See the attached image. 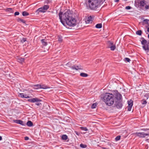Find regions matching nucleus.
I'll return each mask as SVG.
<instances>
[{
  "instance_id": "f257e3e1",
  "label": "nucleus",
  "mask_w": 149,
  "mask_h": 149,
  "mask_svg": "<svg viewBox=\"0 0 149 149\" xmlns=\"http://www.w3.org/2000/svg\"><path fill=\"white\" fill-rule=\"evenodd\" d=\"M58 15L60 22L63 25H64L65 23L63 20L70 26H74L76 25V20L72 17V14L69 11H67L63 14L62 12L60 11Z\"/></svg>"
},
{
  "instance_id": "f03ea898",
  "label": "nucleus",
  "mask_w": 149,
  "mask_h": 149,
  "mask_svg": "<svg viewBox=\"0 0 149 149\" xmlns=\"http://www.w3.org/2000/svg\"><path fill=\"white\" fill-rule=\"evenodd\" d=\"M103 2V0H86V3L90 9L95 10L100 7Z\"/></svg>"
},
{
  "instance_id": "7ed1b4c3",
  "label": "nucleus",
  "mask_w": 149,
  "mask_h": 149,
  "mask_svg": "<svg viewBox=\"0 0 149 149\" xmlns=\"http://www.w3.org/2000/svg\"><path fill=\"white\" fill-rule=\"evenodd\" d=\"M102 100L107 105L111 106L114 103V95L111 93H107L103 95Z\"/></svg>"
},
{
  "instance_id": "20e7f679",
  "label": "nucleus",
  "mask_w": 149,
  "mask_h": 149,
  "mask_svg": "<svg viewBox=\"0 0 149 149\" xmlns=\"http://www.w3.org/2000/svg\"><path fill=\"white\" fill-rule=\"evenodd\" d=\"M49 6L48 5H45L42 7L38 9L36 11V13L39 14V13H44L49 8Z\"/></svg>"
},
{
  "instance_id": "39448f33",
  "label": "nucleus",
  "mask_w": 149,
  "mask_h": 149,
  "mask_svg": "<svg viewBox=\"0 0 149 149\" xmlns=\"http://www.w3.org/2000/svg\"><path fill=\"white\" fill-rule=\"evenodd\" d=\"M28 101L32 103L36 102L35 104L37 106H40L41 104V103L39 102L41 101V100L37 98H33L29 99L28 100Z\"/></svg>"
},
{
  "instance_id": "423d86ee",
  "label": "nucleus",
  "mask_w": 149,
  "mask_h": 149,
  "mask_svg": "<svg viewBox=\"0 0 149 149\" xmlns=\"http://www.w3.org/2000/svg\"><path fill=\"white\" fill-rule=\"evenodd\" d=\"M115 97L116 99L115 101L122 100V96L118 91H115Z\"/></svg>"
},
{
  "instance_id": "0eeeda50",
  "label": "nucleus",
  "mask_w": 149,
  "mask_h": 149,
  "mask_svg": "<svg viewBox=\"0 0 149 149\" xmlns=\"http://www.w3.org/2000/svg\"><path fill=\"white\" fill-rule=\"evenodd\" d=\"M122 100L115 101L114 104L115 106L118 109H121L123 106Z\"/></svg>"
},
{
  "instance_id": "6e6552de",
  "label": "nucleus",
  "mask_w": 149,
  "mask_h": 149,
  "mask_svg": "<svg viewBox=\"0 0 149 149\" xmlns=\"http://www.w3.org/2000/svg\"><path fill=\"white\" fill-rule=\"evenodd\" d=\"M135 134L140 138H144L146 136H149V133H145L144 132H136Z\"/></svg>"
},
{
  "instance_id": "1a4fd4ad",
  "label": "nucleus",
  "mask_w": 149,
  "mask_h": 149,
  "mask_svg": "<svg viewBox=\"0 0 149 149\" xmlns=\"http://www.w3.org/2000/svg\"><path fill=\"white\" fill-rule=\"evenodd\" d=\"M71 68L73 70H81L82 69V67L80 65H74L71 67Z\"/></svg>"
},
{
  "instance_id": "9d476101",
  "label": "nucleus",
  "mask_w": 149,
  "mask_h": 149,
  "mask_svg": "<svg viewBox=\"0 0 149 149\" xmlns=\"http://www.w3.org/2000/svg\"><path fill=\"white\" fill-rule=\"evenodd\" d=\"M128 106L127 107V110L129 111H130L133 105L132 101L130 100V101H128Z\"/></svg>"
},
{
  "instance_id": "9b49d317",
  "label": "nucleus",
  "mask_w": 149,
  "mask_h": 149,
  "mask_svg": "<svg viewBox=\"0 0 149 149\" xmlns=\"http://www.w3.org/2000/svg\"><path fill=\"white\" fill-rule=\"evenodd\" d=\"M139 3L141 7H145V8L146 5H147L146 3V1L144 0H142L140 1Z\"/></svg>"
},
{
  "instance_id": "f8f14e48",
  "label": "nucleus",
  "mask_w": 149,
  "mask_h": 149,
  "mask_svg": "<svg viewBox=\"0 0 149 149\" xmlns=\"http://www.w3.org/2000/svg\"><path fill=\"white\" fill-rule=\"evenodd\" d=\"M19 96L22 98H28L30 97L26 94H24L23 93H20L19 95Z\"/></svg>"
},
{
  "instance_id": "ddd939ff",
  "label": "nucleus",
  "mask_w": 149,
  "mask_h": 149,
  "mask_svg": "<svg viewBox=\"0 0 149 149\" xmlns=\"http://www.w3.org/2000/svg\"><path fill=\"white\" fill-rule=\"evenodd\" d=\"M14 122L15 123L19 124L22 125H24L23 122L20 120H13Z\"/></svg>"
},
{
  "instance_id": "4468645a",
  "label": "nucleus",
  "mask_w": 149,
  "mask_h": 149,
  "mask_svg": "<svg viewBox=\"0 0 149 149\" xmlns=\"http://www.w3.org/2000/svg\"><path fill=\"white\" fill-rule=\"evenodd\" d=\"M32 87L34 89H38L40 88H41V85L40 84L33 85L32 86Z\"/></svg>"
},
{
  "instance_id": "2eb2a0df",
  "label": "nucleus",
  "mask_w": 149,
  "mask_h": 149,
  "mask_svg": "<svg viewBox=\"0 0 149 149\" xmlns=\"http://www.w3.org/2000/svg\"><path fill=\"white\" fill-rule=\"evenodd\" d=\"M110 45H111V46L110 47V48L111 50L112 51H113L115 49L116 47L115 45H113L112 43L109 42Z\"/></svg>"
},
{
  "instance_id": "dca6fc26",
  "label": "nucleus",
  "mask_w": 149,
  "mask_h": 149,
  "mask_svg": "<svg viewBox=\"0 0 149 149\" xmlns=\"http://www.w3.org/2000/svg\"><path fill=\"white\" fill-rule=\"evenodd\" d=\"M93 20V17H92L91 16H90L88 17L86 21L88 23V22H92Z\"/></svg>"
},
{
  "instance_id": "f3484780",
  "label": "nucleus",
  "mask_w": 149,
  "mask_h": 149,
  "mask_svg": "<svg viewBox=\"0 0 149 149\" xmlns=\"http://www.w3.org/2000/svg\"><path fill=\"white\" fill-rule=\"evenodd\" d=\"M26 124L29 127H31L33 125V123L31 121H28L27 123Z\"/></svg>"
},
{
  "instance_id": "a211bd4d",
  "label": "nucleus",
  "mask_w": 149,
  "mask_h": 149,
  "mask_svg": "<svg viewBox=\"0 0 149 149\" xmlns=\"http://www.w3.org/2000/svg\"><path fill=\"white\" fill-rule=\"evenodd\" d=\"M41 42L43 45L45 46H46L47 45V42L45 41V39H42L41 40Z\"/></svg>"
},
{
  "instance_id": "6ab92c4d",
  "label": "nucleus",
  "mask_w": 149,
  "mask_h": 149,
  "mask_svg": "<svg viewBox=\"0 0 149 149\" xmlns=\"http://www.w3.org/2000/svg\"><path fill=\"white\" fill-rule=\"evenodd\" d=\"M80 76L82 77H86L88 76V74L84 73H81L80 74Z\"/></svg>"
},
{
  "instance_id": "aec40b11",
  "label": "nucleus",
  "mask_w": 149,
  "mask_h": 149,
  "mask_svg": "<svg viewBox=\"0 0 149 149\" xmlns=\"http://www.w3.org/2000/svg\"><path fill=\"white\" fill-rule=\"evenodd\" d=\"M29 13L26 11L22 12V15L24 16H26L29 15Z\"/></svg>"
},
{
  "instance_id": "412c9836",
  "label": "nucleus",
  "mask_w": 149,
  "mask_h": 149,
  "mask_svg": "<svg viewBox=\"0 0 149 149\" xmlns=\"http://www.w3.org/2000/svg\"><path fill=\"white\" fill-rule=\"evenodd\" d=\"M68 138L67 136L65 134L63 135L62 136V139L64 140H66Z\"/></svg>"
},
{
  "instance_id": "4be33fe9",
  "label": "nucleus",
  "mask_w": 149,
  "mask_h": 149,
  "mask_svg": "<svg viewBox=\"0 0 149 149\" xmlns=\"http://www.w3.org/2000/svg\"><path fill=\"white\" fill-rule=\"evenodd\" d=\"M48 86L46 85H41V88H42L43 89H46L47 88H48Z\"/></svg>"
},
{
  "instance_id": "5701e85b",
  "label": "nucleus",
  "mask_w": 149,
  "mask_h": 149,
  "mask_svg": "<svg viewBox=\"0 0 149 149\" xmlns=\"http://www.w3.org/2000/svg\"><path fill=\"white\" fill-rule=\"evenodd\" d=\"M102 25L101 24H97L95 26V27L97 28H101L102 27Z\"/></svg>"
},
{
  "instance_id": "b1692460",
  "label": "nucleus",
  "mask_w": 149,
  "mask_h": 149,
  "mask_svg": "<svg viewBox=\"0 0 149 149\" xmlns=\"http://www.w3.org/2000/svg\"><path fill=\"white\" fill-rule=\"evenodd\" d=\"M24 61V59L22 58H19L18 59V61L20 63H22Z\"/></svg>"
},
{
  "instance_id": "393cba45",
  "label": "nucleus",
  "mask_w": 149,
  "mask_h": 149,
  "mask_svg": "<svg viewBox=\"0 0 149 149\" xmlns=\"http://www.w3.org/2000/svg\"><path fill=\"white\" fill-rule=\"evenodd\" d=\"M6 11L9 12L10 13H13V11L12 8H7L6 9Z\"/></svg>"
},
{
  "instance_id": "a878e982",
  "label": "nucleus",
  "mask_w": 149,
  "mask_h": 149,
  "mask_svg": "<svg viewBox=\"0 0 149 149\" xmlns=\"http://www.w3.org/2000/svg\"><path fill=\"white\" fill-rule=\"evenodd\" d=\"M142 31L141 30H138L136 32V33L137 35L141 36L142 34Z\"/></svg>"
},
{
  "instance_id": "bb28decb",
  "label": "nucleus",
  "mask_w": 149,
  "mask_h": 149,
  "mask_svg": "<svg viewBox=\"0 0 149 149\" xmlns=\"http://www.w3.org/2000/svg\"><path fill=\"white\" fill-rule=\"evenodd\" d=\"M17 20L18 22L19 21H20V22H22L24 23H25V22H26L24 20L20 18H18L17 19Z\"/></svg>"
},
{
  "instance_id": "cd10ccee",
  "label": "nucleus",
  "mask_w": 149,
  "mask_h": 149,
  "mask_svg": "<svg viewBox=\"0 0 149 149\" xmlns=\"http://www.w3.org/2000/svg\"><path fill=\"white\" fill-rule=\"evenodd\" d=\"M80 129L82 130L85 131H88V129L86 127H80Z\"/></svg>"
},
{
  "instance_id": "c85d7f7f",
  "label": "nucleus",
  "mask_w": 149,
  "mask_h": 149,
  "mask_svg": "<svg viewBox=\"0 0 149 149\" xmlns=\"http://www.w3.org/2000/svg\"><path fill=\"white\" fill-rule=\"evenodd\" d=\"M80 146L81 148H86L87 147V145L81 143L80 144Z\"/></svg>"
},
{
  "instance_id": "c756f323",
  "label": "nucleus",
  "mask_w": 149,
  "mask_h": 149,
  "mask_svg": "<svg viewBox=\"0 0 149 149\" xmlns=\"http://www.w3.org/2000/svg\"><path fill=\"white\" fill-rule=\"evenodd\" d=\"M96 105L97 103H96L93 104L91 106V108L92 109H94L96 107Z\"/></svg>"
},
{
  "instance_id": "7c9ffc66",
  "label": "nucleus",
  "mask_w": 149,
  "mask_h": 149,
  "mask_svg": "<svg viewBox=\"0 0 149 149\" xmlns=\"http://www.w3.org/2000/svg\"><path fill=\"white\" fill-rule=\"evenodd\" d=\"M120 138V136H117L115 139L116 141H118L119 140Z\"/></svg>"
},
{
  "instance_id": "2f4dec72",
  "label": "nucleus",
  "mask_w": 149,
  "mask_h": 149,
  "mask_svg": "<svg viewBox=\"0 0 149 149\" xmlns=\"http://www.w3.org/2000/svg\"><path fill=\"white\" fill-rule=\"evenodd\" d=\"M124 60L125 61L127 62H130V59L128 58H125Z\"/></svg>"
},
{
  "instance_id": "473e14b6",
  "label": "nucleus",
  "mask_w": 149,
  "mask_h": 149,
  "mask_svg": "<svg viewBox=\"0 0 149 149\" xmlns=\"http://www.w3.org/2000/svg\"><path fill=\"white\" fill-rule=\"evenodd\" d=\"M143 22H145L146 23L148 24V22H149V20L148 19H145L143 20Z\"/></svg>"
},
{
  "instance_id": "72a5a7b5",
  "label": "nucleus",
  "mask_w": 149,
  "mask_h": 149,
  "mask_svg": "<svg viewBox=\"0 0 149 149\" xmlns=\"http://www.w3.org/2000/svg\"><path fill=\"white\" fill-rule=\"evenodd\" d=\"M26 41V38H23L21 40V42L23 43Z\"/></svg>"
},
{
  "instance_id": "f704fd0d",
  "label": "nucleus",
  "mask_w": 149,
  "mask_h": 149,
  "mask_svg": "<svg viewBox=\"0 0 149 149\" xmlns=\"http://www.w3.org/2000/svg\"><path fill=\"white\" fill-rule=\"evenodd\" d=\"M131 8V7L130 6H127L125 7V9L127 10H130V9Z\"/></svg>"
},
{
  "instance_id": "c9c22d12",
  "label": "nucleus",
  "mask_w": 149,
  "mask_h": 149,
  "mask_svg": "<svg viewBox=\"0 0 149 149\" xmlns=\"http://www.w3.org/2000/svg\"><path fill=\"white\" fill-rule=\"evenodd\" d=\"M141 130L144 131H146L148 130H149V128H144L141 129Z\"/></svg>"
},
{
  "instance_id": "e433bc0d",
  "label": "nucleus",
  "mask_w": 149,
  "mask_h": 149,
  "mask_svg": "<svg viewBox=\"0 0 149 149\" xmlns=\"http://www.w3.org/2000/svg\"><path fill=\"white\" fill-rule=\"evenodd\" d=\"M147 102L146 100H143L142 102V103L143 104H145L147 103Z\"/></svg>"
},
{
  "instance_id": "4c0bfd02",
  "label": "nucleus",
  "mask_w": 149,
  "mask_h": 149,
  "mask_svg": "<svg viewBox=\"0 0 149 149\" xmlns=\"http://www.w3.org/2000/svg\"><path fill=\"white\" fill-rule=\"evenodd\" d=\"M19 13L18 12H16L14 14L15 16L19 15Z\"/></svg>"
},
{
  "instance_id": "58836bf2",
  "label": "nucleus",
  "mask_w": 149,
  "mask_h": 149,
  "mask_svg": "<svg viewBox=\"0 0 149 149\" xmlns=\"http://www.w3.org/2000/svg\"><path fill=\"white\" fill-rule=\"evenodd\" d=\"M149 8V6L148 5H146L145 6V9L146 10L148 9Z\"/></svg>"
},
{
  "instance_id": "ea45409f",
  "label": "nucleus",
  "mask_w": 149,
  "mask_h": 149,
  "mask_svg": "<svg viewBox=\"0 0 149 149\" xmlns=\"http://www.w3.org/2000/svg\"><path fill=\"white\" fill-rule=\"evenodd\" d=\"M58 41L59 42H61L62 41V38H61L59 37L58 39Z\"/></svg>"
},
{
  "instance_id": "a19ab883",
  "label": "nucleus",
  "mask_w": 149,
  "mask_h": 149,
  "mask_svg": "<svg viewBox=\"0 0 149 149\" xmlns=\"http://www.w3.org/2000/svg\"><path fill=\"white\" fill-rule=\"evenodd\" d=\"M29 139V138L28 137L26 136L25 137V140H28Z\"/></svg>"
},
{
  "instance_id": "79ce46f5",
  "label": "nucleus",
  "mask_w": 149,
  "mask_h": 149,
  "mask_svg": "<svg viewBox=\"0 0 149 149\" xmlns=\"http://www.w3.org/2000/svg\"><path fill=\"white\" fill-rule=\"evenodd\" d=\"M114 1L116 2H118L119 1V0H114Z\"/></svg>"
},
{
  "instance_id": "37998d69",
  "label": "nucleus",
  "mask_w": 149,
  "mask_h": 149,
  "mask_svg": "<svg viewBox=\"0 0 149 149\" xmlns=\"http://www.w3.org/2000/svg\"><path fill=\"white\" fill-rule=\"evenodd\" d=\"M109 146H110V148H112V147L113 146V145H109Z\"/></svg>"
},
{
  "instance_id": "c03bdc74",
  "label": "nucleus",
  "mask_w": 149,
  "mask_h": 149,
  "mask_svg": "<svg viewBox=\"0 0 149 149\" xmlns=\"http://www.w3.org/2000/svg\"><path fill=\"white\" fill-rule=\"evenodd\" d=\"M147 31L149 32V26L147 28Z\"/></svg>"
},
{
  "instance_id": "a18cd8bd",
  "label": "nucleus",
  "mask_w": 149,
  "mask_h": 149,
  "mask_svg": "<svg viewBox=\"0 0 149 149\" xmlns=\"http://www.w3.org/2000/svg\"><path fill=\"white\" fill-rule=\"evenodd\" d=\"M2 139V138L1 136H0V141Z\"/></svg>"
},
{
  "instance_id": "49530a36",
  "label": "nucleus",
  "mask_w": 149,
  "mask_h": 149,
  "mask_svg": "<svg viewBox=\"0 0 149 149\" xmlns=\"http://www.w3.org/2000/svg\"><path fill=\"white\" fill-rule=\"evenodd\" d=\"M99 61V59L97 60V62H98V61Z\"/></svg>"
},
{
  "instance_id": "de8ad7c7",
  "label": "nucleus",
  "mask_w": 149,
  "mask_h": 149,
  "mask_svg": "<svg viewBox=\"0 0 149 149\" xmlns=\"http://www.w3.org/2000/svg\"><path fill=\"white\" fill-rule=\"evenodd\" d=\"M148 38L149 39V34H148Z\"/></svg>"
},
{
  "instance_id": "09e8293b",
  "label": "nucleus",
  "mask_w": 149,
  "mask_h": 149,
  "mask_svg": "<svg viewBox=\"0 0 149 149\" xmlns=\"http://www.w3.org/2000/svg\"><path fill=\"white\" fill-rule=\"evenodd\" d=\"M146 140H149V139H147Z\"/></svg>"
},
{
  "instance_id": "8fccbe9b",
  "label": "nucleus",
  "mask_w": 149,
  "mask_h": 149,
  "mask_svg": "<svg viewBox=\"0 0 149 149\" xmlns=\"http://www.w3.org/2000/svg\"><path fill=\"white\" fill-rule=\"evenodd\" d=\"M68 63H67V65H68Z\"/></svg>"
},
{
  "instance_id": "3c124183",
  "label": "nucleus",
  "mask_w": 149,
  "mask_h": 149,
  "mask_svg": "<svg viewBox=\"0 0 149 149\" xmlns=\"http://www.w3.org/2000/svg\"><path fill=\"white\" fill-rule=\"evenodd\" d=\"M148 97H147V99H148Z\"/></svg>"
}]
</instances>
